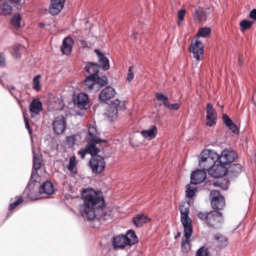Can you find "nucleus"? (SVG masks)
Wrapping results in <instances>:
<instances>
[{"label":"nucleus","instance_id":"f257e3e1","mask_svg":"<svg viewBox=\"0 0 256 256\" xmlns=\"http://www.w3.org/2000/svg\"><path fill=\"white\" fill-rule=\"evenodd\" d=\"M81 196L84 200L82 214L84 218L88 220L97 219L101 222L112 220L113 212L104 208L105 202L101 192H96L92 188H83Z\"/></svg>","mask_w":256,"mask_h":256},{"label":"nucleus","instance_id":"f03ea898","mask_svg":"<svg viewBox=\"0 0 256 256\" xmlns=\"http://www.w3.org/2000/svg\"><path fill=\"white\" fill-rule=\"evenodd\" d=\"M100 134L97 131L96 127L94 125L90 124L88 128V134L85 138L87 144L84 149H81L78 152V154L82 158H85L86 153L90 154L92 156L93 154L99 153L101 151L100 148L96 144H99L100 142L107 143L108 141L100 138Z\"/></svg>","mask_w":256,"mask_h":256},{"label":"nucleus","instance_id":"7ed1b4c3","mask_svg":"<svg viewBox=\"0 0 256 256\" xmlns=\"http://www.w3.org/2000/svg\"><path fill=\"white\" fill-rule=\"evenodd\" d=\"M197 217L204 222L208 227L216 228L222 222V213L218 210L207 212H198Z\"/></svg>","mask_w":256,"mask_h":256},{"label":"nucleus","instance_id":"20e7f679","mask_svg":"<svg viewBox=\"0 0 256 256\" xmlns=\"http://www.w3.org/2000/svg\"><path fill=\"white\" fill-rule=\"evenodd\" d=\"M220 156L214 150H204L198 156L199 166L208 172L214 164L218 162Z\"/></svg>","mask_w":256,"mask_h":256},{"label":"nucleus","instance_id":"39448f33","mask_svg":"<svg viewBox=\"0 0 256 256\" xmlns=\"http://www.w3.org/2000/svg\"><path fill=\"white\" fill-rule=\"evenodd\" d=\"M189 204L186 202L182 203L180 206V220L184 226V229H186V235L188 236L191 232L192 227V221L189 218Z\"/></svg>","mask_w":256,"mask_h":256},{"label":"nucleus","instance_id":"423d86ee","mask_svg":"<svg viewBox=\"0 0 256 256\" xmlns=\"http://www.w3.org/2000/svg\"><path fill=\"white\" fill-rule=\"evenodd\" d=\"M98 154H93L89 162L90 166L92 172L96 174L102 173L106 167L104 158Z\"/></svg>","mask_w":256,"mask_h":256},{"label":"nucleus","instance_id":"0eeeda50","mask_svg":"<svg viewBox=\"0 0 256 256\" xmlns=\"http://www.w3.org/2000/svg\"><path fill=\"white\" fill-rule=\"evenodd\" d=\"M54 192V187L50 181L47 180L42 184L38 190V192L34 194L32 192H30L28 194L29 198L34 200L38 198L39 194H52Z\"/></svg>","mask_w":256,"mask_h":256},{"label":"nucleus","instance_id":"6e6552de","mask_svg":"<svg viewBox=\"0 0 256 256\" xmlns=\"http://www.w3.org/2000/svg\"><path fill=\"white\" fill-rule=\"evenodd\" d=\"M210 196L211 205L214 209L220 210L224 208L226 204L225 200L218 190H212L210 192Z\"/></svg>","mask_w":256,"mask_h":256},{"label":"nucleus","instance_id":"1a4fd4ad","mask_svg":"<svg viewBox=\"0 0 256 256\" xmlns=\"http://www.w3.org/2000/svg\"><path fill=\"white\" fill-rule=\"evenodd\" d=\"M204 46L202 42L196 40L194 42H192L188 47L190 52L193 54V56L198 60H202L204 55Z\"/></svg>","mask_w":256,"mask_h":256},{"label":"nucleus","instance_id":"9d476101","mask_svg":"<svg viewBox=\"0 0 256 256\" xmlns=\"http://www.w3.org/2000/svg\"><path fill=\"white\" fill-rule=\"evenodd\" d=\"M228 172L226 166L223 164L216 162L208 171V174L213 178H218L224 176Z\"/></svg>","mask_w":256,"mask_h":256},{"label":"nucleus","instance_id":"9b49d317","mask_svg":"<svg viewBox=\"0 0 256 256\" xmlns=\"http://www.w3.org/2000/svg\"><path fill=\"white\" fill-rule=\"evenodd\" d=\"M237 156V154L234 150L226 149L222 152L218 162L223 164L226 166L233 162Z\"/></svg>","mask_w":256,"mask_h":256},{"label":"nucleus","instance_id":"f8f14e48","mask_svg":"<svg viewBox=\"0 0 256 256\" xmlns=\"http://www.w3.org/2000/svg\"><path fill=\"white\" fill-rule=\"evenodd\" d=\"M206 113V125L210 126L214 125L216 124L217 114L212 105L210 103L207 104Z\"/></svg>","mask_w":256,"mask_h":256},{"label":"nucleus","instance_id":"ddd939ff","mask_svg":"<svg viewBox=\"0 0 256 256\" xmlns=\"http://www.w3.org/2000/svg\"><path fill=\"white\" fill-rule=\"evenodd\" d=\"M128 245H130V240L126 235L122 234L114 237L112 241L114 248H124Z\"/></svg>","mask_w":256,"mask_h":256},{"label":"nucleus","instance_id":"4468645a","mask_svg":"<svg viewBox=\"0 0 256 256\" xmlns=\"http://www.w3.org/2000/svg\"><path fill=\"white\" fill-rule=\"evenodd\" d=\"M206 174L205 170H198L192 172L190 176V183L197 184L202 182L206 178Z\"/></svg>","mask_w":256,"mask_h":256},{"label":"nucleus","instance_id":"2eb2a0df","mask_svg":"<svg viewBox=\"0 0 256 256\" xmlns=\"http://www.w3.org/2000/svg\"><path fill=\"white\" fill-rule=\"evenodd\" d=\"M42 110V102L38 98H34L30 104V110L31 117L38 114Z\"/></svg>","mask_w":256,"mask_h":256},{"label":"nucleus","instance_id":"dca6fc26","mask_svg":"<svg viewBox=\"0 0 256 256\" xmlns=\"http://www.w3.org/2000/svg\"><path fill=\"white\" fill-rule=\"evenodd\" d=\"M116 92L115 90L110 86H106L103 89L98 95V99L102 101H106L112 98Z\"/></svg>","mask_w":256,"mask_h":256},{"label":"nucleus","instance_id":"f3484780","mask_svg":"<svg viewBox=\"0 0 256 256\" xmlns=\"http://www.w3.org/2000/svg\"><path fill=\"white\" fill-rule=\"evenodd\" d=\"M74 103L80 109H86L89 106L88 96L82 92L79 94L76 100H74Z\"/></svg>","mask_w":256,"mask_h":256},{"label":"nucleus","instance_id":"a211bd4d","mask_svg":"<svg viewBox=\"0 0 256 256\" xmlns=\"http://www.w3.org/2000/svg\"><path fill=\"white\" fill-rule=\"evenodd\" d=\"M124 107V103L116 99L111 103L108 108V114L110 116H113L118 114V110L123 109Z\"/></svg>","mask_w":256,"mask_h":256},{"label":"nucleus","instance_id":"6ab92c4d","mask_svg":"<svg viewBox=\"0 0 256 256\" xmlns=\"http://www.w3.org/2000/svg\"><path fill=\"white\" fill-rule=\"evenodd\" d=\"M84 86L85 90L88 92L92 90L97 91L100 89V86H96V80L94 75L86 76L84 81Z\"/></svg>","mask_w":256,"mask_h":256},{"label":"nucleus","instance_id":"aec40b11","mask_svg":"<svg viewBox=\"0 0 256 256\" xmlns=\"http://www.w3.org/2000/svg\"><path fill=\"white\" fill-rule=\"evenodd\" d=\"M65 0H52L50 7V12L52 15L59 14L64 7Z\"/></svg>","mask_w":256,"mask_h":256},{"label":"nucleus","instance_id":"412c9836","mask_svg":"<svg viewBox=\"0 0 256 256\" xmlns=\"http://www.w3.org/2000/svg\"><path fill=\"white\" fill-rule=\"evenodd\" d=\"M74 44V41L72 38L70 36L66 37L62 42V44L60 46V50L62 52L68 55L72 52Z\"/></svg>","mask_w":256,"mask_h":256},{"label":"nucleus","instance_id":"4be33fe9","mask_svg":"<svg viewBox=\"0 0 256 256\" xmlns=\"http://www.w3.org/2000/svg\"><path fill=\"white\" fill-rule=\"evenodd\" d=\"M53 129L57 134H62L65 130L66 121L64 118H57L52 124Z\"/></svg>","mask_w":256,"mask_h":256},{"label":"nucleus","instance_id":"5701e85b","mask_svg":"<svg viewBox=\"0 0 256 256\" xmlns=\"http://www.w3.org/2000/svg\"><path fill=\"white\" fill-rule=\"evenodd\" d=\"M100 68V66L96 63L92 62H88L85 66V72L89 74V76L94 75L95 78L98 75Z\"/></svg>","mask_w":256,"mask_h":256},{"label":"nucleus","instance_id":"b1692460","mask_svg":"<svg viewBox=\"0 0 256 256\" xmlns=\"http://www.w3.org/2000/svg\"><path fill=\"white\" fill-rule=\"evenodd\" d=\"M222 119L224 123L230 130H232V132L236 134H238L239 132V129L238 126L232 122V120L227 114H223L222 116Z\"/></svg>","mask_w":256,"mask_h":256},{"label":"nucleus","instance_id":"393cba45","mask_svg":"<svg viewBox=\"0 0 256 256\" xmlns=\"http://www.w3.org/2000/svg\"><path fill=\"white\" fill-rule=\"evenodd\" d=\"M94 52L97 54L98 62L100 63L102 68L104 70H106L109 69V60L108 59L104 56V54L102 53L100 50L96 49Z\"/></svg>","mask_w":256,"mask_h":256},{"label":"nucleus","instance_id":"a878e982","mask_svg":"<svg viewBox=\"0 0 256 256\" xmlns=\"http://www.w3.org/2000/svg\"><path fill=\"white\" fill-rule=\"evenodd\" d=\"M214 240L216 246L220 248L226 247L228 243V238L220 234H216L214 236Z\"/></svg>","mask_w":256,"mask_h":256},{"label":"nucleus","instance_id":"bb28decb","mask_svg":"<svg viewBox=\"0 0 256 256\" xmlns=\"http://www.w3.org/2000/svg\"><path fill=\"white\" fill-rule=\"evenodd\" d=\"M157 128L155 125H152L150 128L147 130H142L140 132V134L145 138H154L157 134Z\"/></svg>","mask_w":256,"mask_h":256},{"label":"nucleus","instance_id":"cd10ccee","mask_svg":"<svg viewBox=\"0 0 256 256\" xmlns=\"http://www.w3.org/2000/svg\"><path fill=\"white\" fill-rule=\"evenodd\" d=\"M149 221L150 219L144 214H138L133 218V222L138 228L142 226Z\"/></svg>","mask_w":256,"mask_h":256},{"label":"nucleus","instance_id":"c85d7f7f","mask_svg":"<svg viewBox=\"0 0 256 256\" xmlns=\"http://www.w3.org/2000/svg\"><path fill=\"white\" fill-rule=\"evenodd\" d=\"M194 16L198 22L206 21L207 17L206 12L204 8L200 7L196 9Z\"/></svg>","mask_w":256,"mask_h":256},{"label":"nucleus","instance_id":"c756f323","mask_svg":"<svg viewBox=\"0 0 256 256\" xmlns=\"http://www.w3.org/2000/svg\"><path fill=\"white\" fill-rule=\"evenodd\" d=\"M186 232L187 231H186V229H184V236H185V239L182 240L181 242L182 250L184 252H188L190 249L189 240L192 232V229L191 232L188 236L186 235Z\"/></svg>","mask_w":256,"mask_h":256},{"label":"nucleus","instance_id":"7c9ffc66","mask_svg":"<svg viewBox=\"0 0 256 256\" xmlns=\"http://www.w3.org/2000/svg\"><path fill=\"white\" fill-rule=\"evenodd\" d=\"M12 11V7L8 2H4L0 5V14L4 16H8L11 14Z\"/></svg>","mask_w":256,"mask_h":256},{"label":"nucleus","instance_id":"2f4dec72","mask_svg":"<svg viewBox=\"0 0 256 256\" xmlns=\"http://www.w3.org/2000/svg\"><path fill=\"white\" fill-rule=\"evenodd\" d=\"M242 168V166L240 164H232L227 168L228 172L232 175L236 176L238 174L240 173Z\"/></svg>","mask_w":256,"mask_h":256},{"label":"nucleus","instance_id":"473e14b6","mask_svg":"<svg viewBox=\"0 0 256 256\" xmlns=\"http://www.w3.org/2000/svg\"><path fill=\"white\" fill-rule=\"evenodd\" d=\"M76 156H70V158L69 164L68 168L72 174H76L78 172L76 168Z\"/></svg>","mask_w":256,"mask_h":256},{"label":"nucleus","instance_id":"72a5a7b5","mask_svg":"<svg viewBox=\"0 0 256 256\" xmlns=\"http://www.w3.org/2000/svg\"><path fill=\"white\" fill-rule=\"evenodd\" d=\"M22 18L19 13H15L10 20V23L16 28H19L20 26V20Z\"/></svg>","mask_w":256,"mask_h":256},{"label":"nucleus","instance_id":"f704fd0d","mask_svg":"<svg viewBox=\"0 0 256 256\" xmlns=\"http://www.w3.org/2000/svg\"><path fill=\"white\" fill-rule=\"evenodd\" d=\"M14 201L12 202L8 206V210L10 211L12 210L16 207H17L19 204H22L24 201V198L22 196H16L14 198Z\"/></svg>","mask_w":256,"mask_h":256},{"label":"nucleus","instance_id":"c9c22d12","mask_svg":"<svg viewBox=\"0 0 256 256\" xmlns=\"http://www.w3.org/2000/svg\"><path fill=\"white\" fill-rule=\"evenodd\" d=\"M211 32V30L210 28L204 27L198 29L196 37H206Z\"/></svg>","mask_w":256,"mask_h":256},{"label":"nucleus","instance_id":"e433bc0d","mask_svg":"<svg viewBox=\"0 0 256 256\" xmlns=\"http://www.w3.org/2000/svg\"><path fill=\"white\" fill-rule=\"evenodd\" d=\"M96 86H100V88L108 84V80L106 76L100 77L98 74L94 78Z\"/></svg>","mask_w":256,"mask_h":256},{"label":"nucleus","instance_id":"4c0bfd02","mask_svg":"<svg viewBox=\"0 0 256 256\" xmlns=\"http://www.w3.org/2000/svg\"><path fill=\"white\" fill-rule=\"evenodd\" d=\"M156 98L158 100L162 101L164 105L166 108L169 106V100L168 96L164 94L161 92H157L155 94Z\"/></svg>","mask_w":256,"mask_h":256},{"label":"nucleus","instance_id":"58836bf2","mask_svg":"<svg viewBox=\"0 0 256 256\" xmlns=\"http://www.w3.org/2000/svg\"><path fill=\"white\" fill-rule=\"evenodd\" d=\"M42 166V160L40 157L36 154L33 156V166L36 170H40Z\"/></svg>","mask_w":256,"mask_h":256},{"label":"nucleus","instance_id":"ea45409f","mask_svg":"<svg viewBox=\"0 0 256 256\" xmlns=\"http://www.w3.org/2000/svg\"><path fill=\"white\" fill-rule=\"evenodd\" d=\"M41 78L40 74H38L35 76L32 80V88L36 91L39 92L41 88L40 85V78Z\"/></svg>","mask_w":256,"mask_h":256},{"label":"nucleus","instance_id":"a19ab883","mask_svg":"<svg viewBox=\"0 0 256 256\" xmlns=\"http://www.w3.org/2000/svg\"><path fill=\"white\" fill-rule=\"evenodd\" d=\"M254 23L253 21H250L244 19L242 20L240 23V26L241 28V30L244 31L250 28Z\"/></svg>","mask_w":256,"mask_h":256},{"label":"nucleus","instance_id":"79ce46f5","mask_svg":"<svg viewBox=\"0 0 256 256\" xmlns=\"http://www.w3.org/2000/svg\"><path fill=\"white\" fill-rule=\"evenodd\" d=\"M128 239L130 240V245L134 244L138 242V238L135 232L132 230H129L127 233V235Z\"/></svg>","mask_w":256,"mask_h":256},{"label":"nucleus","instance_id":"37998d69","mask_svg":"<svg viewBox=\"0 0 256 256\" xmlns=\"http://www.w3.org/2000/svg\"><path fill=\"white\" fill-rule=\"evenodd\" d=\"M210 253L208 248L202 246L196 252V256H210Z\"/></svg>","mask_w":256,"mask_h":256},{"label":"nucleus","instance_id":"c03bdc74","mask_svg":"<svg viewBox=\"0 0 256 256\" xmlns=\"http://www.w3.org/2000/svg\"><path fill=\"white\" fill-rule=\"evenodd\" d=\"M196 191V188L188 185L186 186V196L190 198H192L195 195Z\"/></svg>","mask_w":256,"mask_h":256},{"label":"nucleus","instance_id":"a18cd8bd","mask_svg":"<svg viewBox=\"0 0 256 256\" xmlns=\"http://www.w3.org/2000/svg\"><path fill=\"white\" fill-rule=\"evenodd\" d=\"M134 66H130L129 67L127 74V80H128L129 82H130L134 78Z\"/></svg>","mask_w":256,"mask_h":256},{"label":"nucleus","instance_id":"49530a36","mask_svg":"<svg viewBox=\"0 0 256 256\" xmlns=\"http://www.w3.org/2000/svg\"><path fill=\"white\" fill-rule=\"evenodd\" d=\"M186 14V10L184 9L180 10L178 11V16L179 22H178V25H180V22L184 20V16Z\"/></svg>","mask_w":256,"mask_h":256},{"label":"nucleus","instance_id":"de8ad7c7","mask_svg":"<svg viewBox=\"0 0 256 256\" xmlns=\"http://www.w3.org/2000/svg\"><path fill=\"white\" fill-rule=\"evenodd\" d=\"M24 123H25V126L26 128L28 129V132L31 134L32 132V128H30V124H29V120L28 118L24 114Z\"/></svg>","mask_w":256,"mask_h":256},{"label":"nucleus","instance_id":"09e8293b","mask_svg":"<svg viewBox=\"0 0 256 256\" xmlns=\"http://www.w3.org/2000/svg\"><path fill=\"white\" fill-rule=\"evenodd\" d=\"M166 108L168 109H170V110H178L180 108V104H170L169 102V106H166Z\"/></svg>","mask_w":256,"mask_h":256},{"label":"nucleus","instance_id":"8fccbe9b","mask_svg":"<svg viewBox=\"0 0 256 256\" xmlns=\"http://www.w3.org/2000/svg\"><path fill=\"white\" fill-rule=\"evenodd\" d=\"M249 17L254 21H256V9L253 8L250 13Z\"/></svg>","mask_w":256,"mask_h":256},{"label":"nucleus","instance_id":"3c124183","mask_svg":"<svg viewBox=\"0 0 256 256\" xmlns=\"http://www.w3.org/2000/svg\"><path fill=\"white\" fill-rule=\"evenodd\" d=\"M77 136L76 134L72 135L68 137V140L70 142H72L73 144H74Z\"/></svg>","mask_w":256,"mask_h":256},{"label":"nucleus","instance_id":"603ef678","mask_svg":"<svg viewBox=\"0 0 256 256\" xmlns=\"http://www.w3.org/2000/svg\"><path fill=\"white\" fill-rule=\"evenodd\" d=\"M242 57H243L242 56V54H238V65L240 66H242L243 65V64H244V62L242 60Z\"/></svg>","mask_w":256,"mask_h":256},{"label":"nucleus","instance_id":"864d4df0","mask_svg":"<svg viewBox=\"0 0 256 256\" xmlns=\"http://www.w3.org/2000/svg\"><path fill=\"white\" fill-rule=\"evenodd\" d=\"M8 89L9 90V91L10 92V93L12 94V93L11 92V90H14L15 88L14 86H10L8 87Z\"/></svg>","mask_w":256,"mask_h":256},{"label":"nucleus","instance_id":"5fc2aeb1","mask_svg":"<svg viewBox=\"0 0 256 256\" xmlns=\"http://www.w3.org/2000/svg\"><path fill=\"white\" fill-rule=\"evenodd\" d=\"M82 44L84 46H87V42L86 41L82 40Z\"/></svg>","mask_w":256,"mask_h":256},{"label":"nucleus","instance_id":"6e6d98bb","mask_svg":"<svg viewBox=\"0 0 256 256\" xmlns=\"http://www.w3.org/2000/svg\"><path fill=\"white\" fill-rule=\"evenodd\" d=\"M14 2L16 3V4H18L20 2V0H11Z\"/></svg>","mask_w":256,"mask_h":256},{"label":"nucleus","instance_id":"4d7b16f0","mask_svg":"<svg viewBox=\"0 0 256 256\" xmlns=\"http://www.w3.org/2000/svg\"><path fill=\"white\" fill-rule=\"evenodd\" d=\"M180 236V232H178L175 238H177Z\"/></svg>","mask_w":256,"mask_h":256},{"label":"nucleus","instance_id":"13d9d810","mask_svg":"<svg viewBox=\"0 0 256 256\" xmlns=\"http://www.w3.org/2000/svg\"><path fill=\"white\" fill-rule=\"evenodd\" d=\"M30 187H26V191L29 190H30Z\"/></svg>","mask_w":256,"mask_h":256}]
</instances>
